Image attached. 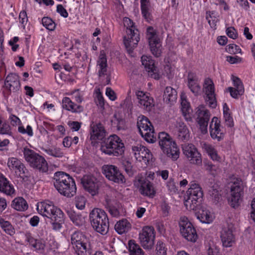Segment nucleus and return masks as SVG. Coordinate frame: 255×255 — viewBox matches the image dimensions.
I'll return each mask as SVG.
<instances>
[{"label":"nucleus","mask_w":255,"mask_h":255,"mask_svg":"<svg viewBox=\"0 0 255 255\" xmlns=\"http://www.w3.org/2000/svg\"><path fill=\"white\" fill-rule=\"evenodd\" d=\"M234 230V225L231 223H228L222 228L220 237L224 247H230L235 243V238L233 233Z\"/></svg>","instance_id":"obj_16"},{"label":"nucleus","mask_w":255,"mask_h":255,"mask_svg":"<svg viewBox=\"0 0 255 255\" xmlns=\"http://www.w3.org/2000/svg\"><path fill=\"white\" fill-rule=\"evenodd\" d=\"M0 192L7 195H12L15 192L12 185L10 184L7 179L0 173Z\"/></svg>","instance_id":"obj_31"},{"label":"nucleus","mask_w":255,"mask_h":255,"mask_svg":"<svg viewBox=\"0 0 255 255\" xmlns=\"http://www.w3.org/2000/svg\"><path fill=\"white\" fill-rule=\"evenodd\" d=\"M55 188L61 195L70 198L76 193V186L74 179L64 172L55 173L53 177Z\"/></svg>","instance_id":"obj_1"},{"label":"nucleus","mask_w":255,"mask_h":255,"mask_svg":"<svg viewBox=\"0 0 255 255\" xmlns=\"http://www.w3.org/2000/svg\"><path fill=\"white\" fill-rule=\"evenodd\" d=\"M116 204L117 203L116 201L110 199L106 200L105 206L110 214L114 217H117L119 215V212L117 209Z\"/></svg>","instance_id":"obj_39"},{"label":"nucleus","mask_w":255,"mask_h":255,"mask_svg":"<svg viewBox=\"0 0 255 255\" xmlns=\"http://www.w3.org/2000/svg\"><path fill=\"white\" fill-rule=\"evenodd\" d=\"M203 196L202 188L197 183H191L184 197V205L189 210H196Z\"/></svg>","instance_id":"obj_5"},{"label":"nucleus","mask_w":255,"mask_h":255,"mask_svg":"<svg viewBox=\"0 0 255 255\" xmlns=\"http://www.w3.org/2000/svg\"><path fill=\"white\" fill-rule=\"evenodd\" d=\"M142 64L144 66L148 76L156 80L159 79V75L158 73L157 69L154 65V62L151 57L143 55L141 58Z\"/></svg>","instance_id":"obj_23"},{"label":"nucleus","mask_w":255,"mask_h":255,"mask_svg":"<svg viewBox=\"0 0 255 255\" xmlns=\"http://www.w3.org/2000/svg\"><path fill=\"white\" fill-rule=\"evenodd\" d=\"M27 240L29 244L36 250H43L45 248V244L41 240H36L31 237H28Z\"/></svg>","instance_id":"obj_45"},{"label":"nucleus","mask_w":255,"mask_h":255,"mask_svg":"<svg viewBox=\"0 0 255 255\" xmlns=\"http://www.w3.org/2000/svg\"><path fill=\"white\" fill-rule=\"evenodd\" d=\"M226 125L229 127H233L234 126V122L233 118L231 116V114H225L224 115Z\"/></svg>","instance_id":"obj_61"},{"label":"nucleus","mask_w":255,"mask_h":255,"mask_svg":"<svg viewBox=\"0 0 255 255\" xmlns=\"http://www.w3.org/2000/svg\"><path fill=\"white\" fill-rule=\"evenodd\" d=\"M130 228V224L126 219L120 221L115 226L116 231L119 234L128 232Z\"/></svg>","instance_id":"obj_36"},{"label":"nucleus","mask_w":255,"mask_h":255,"mask_svg":"<svg viewBox=\"0 0 255 255\" xmlns=\"http://www.w3.org/2000/svg\"><path fill=\"white\" fill-rule=\"evenodd\" d=\"M0 226L5 233L12 236L15 233L14 228L8 221H4L2 218H0Z\"/></svg>","instance_id":"obj_41"},{"label":"nucleus","mask_w":255,"mask_h":255,"mask_svg":"<svg viewBox=\"0 0 255 255\" xmlns=\"http://www.w3.org/2000/svg\"><path fill=\"white\" fill-rule=\"evenodd\" d=\"M128 246L130 255H144L143 250L135 241L132 240L129 241Z\"/></svg>","instance_id":"obj_38"},{"label":"nucleus","mask_w":255,"mask_h":255,"mask_svg":"<svg viewBox=\"0 0 255 255\" xmlns=\"http://www.w3.org/2000/svg\"><path fill=\"white\" fill-rule=\"evenodd\" d=\"M227 90L230 92V95L235 99H238L239 96H242L244 94L239 92V89L231 87L228 88Z\"/></svg>","instance_id":"obj_58"},{"label":"nucleus","mask_w":255,"mask_h":255,"mask_svg":"<svg viewBox=\"0 0 255 255\" xmlns=\"http://www.w3.org/2000/svg\"><path fill=\"white\" fill-rule=\"evenodd\" d=\"M204 88L205 89L206 101L207 104L212 108H215L217 106L215 94L214 85L212 80L210 78L205 80Z\"/></svg>","instance_id":"obj_19"},{"label":"nucleus","mask_w":255,"mask_h":255,"mask_svg":"<svg viewBox=\"0 0 255 255\" xmlns=\"http://www.w3.org/2000/svg\"><path fill=\"white\" fill-rule=\"evenodd\" d=\"M7 165L11 169L15 170V173L23 180H26L29 177V174L24 164L18 159L14 157L9 158L8 160Z\"/></svg>","instance_id":"obj_18"},{"label":"nucleus","mask_w":255,"mask_h":255,"mask_svg":"<svg viewBox=\"0 0 255 255\" xmlns=\"http://www.w3.org/2000/svg\"><path fill=\"white\" fill-rule=\"evenodd\" d=\"M71 242L78 255H90L88 241L81 232H75L71 235Z\"/></svg>","instance_id":"obj_9"},{"label":"nucleus","mask_w":255,"mask_h":255,"mask_svg":"<svg viewBox=\"0 0 255 255\" xmlns=\"http://www.w3.org/2000/svg\"><path fill=\"white\" fill-rule=\"evenodd\" d=\"M176 128L178 140L183 142L187 141L190 138V132L186 125L181 121H177Z\"/></svg>","instance_id":"obj_25"},{"label":"nucleus","mask_w":255,"mask_h":255,"mask_svg":"<svg viewBox=\"0 0 255 255\" xmlns=\"http://www.w3.org/2000/svg\"><path fill=\"white\" fill-rule=\"evenodd\" d=\"M81 183L85 190L94 196L98 193L99 188L97 179L93 176L85 175L81 179Z\"/></svg>","instance_id":"obj_20"},{"label":"nucleus","mask_w":255,"mask_h":255,"mask_svg":"<svg viewBox=\"0 0 255 255\" xmlns=\"http://www.w3.org/2000/svg\"><path fill=\"white\" fill-rule=\"evenodd\" d=\"M50 215L51 216H50L48 218H50L52 221L64 222V213L57 207Z\"/></svg>","instance_id":"obj_42"},{"label":"nucleus","mask_w":255,"mask_h":255,"mask_svg":"<svg viewBox=\"0 0 255 255\" xmlns=\"http://www.w3.org/2000/svg\"><path fill=\"white\" fill-rule=\"evenodd\" d=\"M123 22L124 26L127 28V35L124 37V44L128 52L131 53L139 41V33L130 18L125 17Z\"/></svg>","instance_id":"obj_2"},{"label":"nucleus","mask_w":255,"mask_h":255,"mask_svg":"<svg viewBox=\"0 0 255 255\" xmlns=\"http://www.w3.org/2000/svg\"><path fill=\"white\" fill-rule=\"evenodd\" d=\"M4 87L7 91L8 94L15 93L20 88L19 78L18 75L15 73H10L6 77L4 81Z\"/></svg>","instance_id":"obj_21"},{"label":"nucleus","mask_w":255,"mask_h":255,"mask_svg":"<svg viewBox=\"0 0 255 255\" xmlns=\"http://www.w3.org/2000/svg\"><path fill=\"white\" fill-rule=\"evenodd\" d=\"M139 240L141 245L144 249H151L155 240V231L153 227H144L139 234Z\"/></svg>","instance_id":"obj_13"},{"label":"nucleus","mask_w":255,"mask_h":255,"mask_svg":"<svg viewBox=\"0 0 255 255\" xmlns=\"http://www.w3.org/2000/svg\"><path fill=\"white\" fill-rule=\"evenodd\" d=\"M23 152L25 160L31 167L43 173L48 171V163L42 156L27 148H24Z\"/></svg>","instance_id":"obj_7"},{"label":"nucleus","mask_w":255,"mask_h":255,"mask_svg":"<svg viewBox=\"0 0 255 255\" xmlns=\"http://www.w3.org/2000/svg\"><path fill=\"white\" fill-rule=\"evenodd\" d=\"M208 194L210 195L211 199L215 203L219 202L221 199V195L219 193L218 185L214 183L213 179H209L208 183Z\"/></svg>","instance_id":"obj_29"},{"label":"nucleus","mask_w":255,"mask_h":255,"mask_svg":"<svg viewBox=\"0 0 255 255\" xmlns=\"http://www.w3.org/2000/svg\"><path fill=\"white\" fill-rule=\"evenodd\" d=\"M196 215L197 219L203 223H209L212 221V217L210 212L203 207L199 209L196 213Z\"/></svg>","instance_id":"obj_34"},{"label":"nucleus","mask_w":255,"mask_h":255,"mask_svg":"<svg viewBox=\"0 0 255 255\" xmlns=\"http://www.w3.org/2000/svg\"><path fill=\"white\" fill-rule=\"evenodd\" d=\"M132 150L137 160L143 161L145 164L149 161L151 153L146 147L138 144L132 147Z\"/></svg>","instance_id":"obj_22"},{"label":"nucleus","mask_w":255,"mask_h":255,"mask_svg":"<svg viewBox=\"0 0 255 255\" xmlns=\"http://www.w3.org/2000/svg\"><path fill=\"white\" fill-rule=\"evenodd\" d=\"M188 86L191 91L195 95H197L201 91V87L197 76L193 73L190 72L188 74Z\"/></svg>","instance_id":"obj_30"},{"label":"nucleus","mask_w":255,"mask_h":255,"mask_svg":"<svg viewBox=\"0 0 255 255\" xmlns=\"http://www.w3.org/2000/svg\"><path fill=\"white\" fill-rule=\"evenodd\" d=\"M18 130L21 133H27L29 136H30L33 135L32 129L30 126H27L26 129H25L23 127L20 126L18 128Z\"/></svg>","instance_id":"obj_59"},{"label":"nucleus","mask_w":255,"mask_h":255,"mask_svg":"<svg viewBox=\"0 0 255 255\" xmlns=\"http://www.w3.org/2000/svg\"><path fill=\"white\" fill-rule=\"evenodd\" d=\"M91 139L96 140L97 139H102L106 135V130L101 123H94L93 122L91 124Z\"/></svg>","instance_id":"obj_26"},{"label":"nucleus","mask_w":255,"mask_h":255,"mask_svg":"<svg viewBox=\"0 0 255 255\" xmlns=\"http://www.w3.org/2000/svg\"><path fill=\"white\" fill-rule=\"evenodd\" d=\"M220 121L217 117H214L210 125V132L211 137L217 141L224 138V133L220 128Z\"/></svg>","instance_id":"obj_24"},{"label":"nucleus","mask_w":255,"mask_h":255,"mask_svg":"<svg viewBox=\"0 0 255 255\" xmlns=\"http://www.w3.org/2000/svg\"><path fill=\"white\" fill-rule=\"evenodd\" d=\"M179 226L180 233L185 239L191 242L196 241L198 236L196 230L186 217L180 218Z\"/></svg>","instance_id":"obj_11"},{"label":"nucleus","mask_w":255,"mask_h":255,"mask_svg":"<svg viewBox=\"0 0 255 255\" xmlns=\"http://www.w3.org/2000/svg\"><path fill=\"white\" fill-rule=\"evenodd\" d=\"M56 207L51 202L46 201L38 203L37 210L43 216L48 218L51 216L50 215L53 212Z\"/></svg>","instance_id":"obj_28"},{"label":"nucleus","mask_w":255,"mask_h":255,"mask_svg":"<svg viewBox=\"0 0 255 255\" xmlns=\"http://www.w3.org/2000/svg\"><path fill=\"white\" fill-rule=\"evenodd\" d=\"M43 25L47 29L53 31L55 29L56 24L52 19L48 17H44L42 19Z\"/></svg>","instance_id":"obj_46"},{"label":"nucleus","mask_w":255,"mask_h":255,"mask_svg":"<svg viewBox=\"0 0 255 255\" xmlns=\"http://www.w3.org/2000/svg\"><path fill=\"white\" fill-rule=\"evenodd\" d=\"M146 37L152 54L156 57H159L161 53V44L156 30L152 26L148 27Z\"/></svg>","instance_id":"obj_10"},{"label":"nucleus","mask_w":255,"mask_h":255,"mask_svg":"<svg viewBox=\"0 0 255 255\" xmlns=\"http://www.w3.org/2000/svg\"><path fill=\"white\" fill-rule=\"evenodd\" d=\"M182 146L183 153L190 163L196 165L201 164V155L193 144L184 143Z\"/></svg>","instance_id":"obj_15"},{"label":"nucleus","mask_w":255,"mask_h":255,"mask_svg":"<svg viewBox=\"0 0 255 255\" xmlns=\"http://www.w3.org/2000/svg\"><path fill=\"white\" fill-rule=\"evenodd\" d=\"M243 187L242 181L238 179H236L231 186V197L229 201L231 206L234 208L238 207L242 201Z\"/></svg>","instance_id":"obj_14"},{"label":"nucleus","mask_w":255,"mask_h":255,"mask_svg":"<svg viewBox=\"0 0 255 255\" xmlns=\"http://www.w3.org/2000/svg\"><path fill=\"white\" fill-rule=\"evenodd\" d=\"M232 79L235 86L234 88L239 89V92L241 93H244V88L241 80L239 78L233 76Z\"/></svg>","instance_id":"obj_51"},{"label":"nucleus","mask_w":255,"mask_h":255,"mask_svg":"<svg viewBox=\"0 0 255 255\" xmlns=\"http://www.w3.org/2000/svg\"><path fill=\"white\" fill-rule=\"evenodd\" d=\"M204 165L205 169L207 170L211 174L215 175L216 173L217 167L210 161H204Z\"/></svg>","instance_id":"obj_53"},{"label":"nucleus","mask_w":255,"mask_h":255,"mask_svg":"<svg viewBox=\"0 0 255 255\" xmlns=\"http://www.w3.org/2000/svg\"><path fill=\"white\" fill-rule=\"evenodd\" d=\"M90 220L93 229L102 235L109 231V222L106 212L99 208H95L90 212Z\"/></svg>","instance_id":"obj_4"},{"label":"nucleus","mask_w":255,"mask_h":255,"mask_svg":"<svg viewBox=\"0 0 255 255\" xmlns=\"http://www.w3.org/2000/svg\"><path fill=\"white\" fill-rule=\"evenodd\" d=\"M195 115L197 117V122L200 126L203 133L207 132V126L210 119L209 111L202 106H199L197 109Z\"/></svg>","instance_id":"obj_17"},{"label":"nucleus","mask_w":255,"mask_h":255,"mask_svg":"<svg viewBox=\"0 0 255 255\" xmlns=\"http://www.w3.org/2000/svg\"><path fill=\"white\" fill-rule=\"evenodd\" d=\"M11 206L19 211H23L28 208V204L26 200L22 197L15 198L12 202Z\"/></svg>","instance_id":"obj_35"},{"label":"nucleus","mask_w":255,"mask_h":255,"mask_svg":"<svg viewBox=\"0 0 255 255\" xmlns=\"http://www.w3.org/2000/svg\"><path fill=\"white\" fill-rule=\"evenodd\" d=\"M44 151L48 155L55 157H62L64 155L63 152L59 148H47Z\"/></svg>","instance_id":"obj_47"},{"label":"nucleus","mask_w":255,"mask_h":255,"mask_svg":"<svg viewBox=\"0 0 255 255\" xmlns=\"http://www.w3.org/2000/svg\"><path fill=\"white\" fill-rule=\"evenodd\" d=\"M202 147L210 156L211 158L214 160H218V155L215 148L210 144L204 143L202 144Z\"/></svg>","instance_id":"obj_44"},{"label":"nucleus","mask_w":255,"mask_h":255,"mask_svg":"<svg viewBox=\"0 0 255 255\" xmlns=\"http://www.w3.org/2000/svg\"><path fill=\"white\" fill-rule=\"evenodd\" d=\"M76 106L74 103H73L69 98L65 97L62 101V106L63 108L68 110L72 111L74 109V107Z\"/></svg>","instance_id":"obj_50"},{"label":"nucleus","mask_w":255,"mask_h":255,"mask_svg":"<svg viewBox=\"0 0 255 255\" xmlns=\"http://www.w3.org/2000/svg\"><path fill=\"white\" fill-rule=\"evenodd\" d=\"M161 207L163 216H167L168 215L169 211L170 210V207L169 206L168 204L165 201H163L161 203Z\"/></svg>","instance_id":"obj_62"},{"label":"nucleus","mask_w":255,"mask_h":255,"mask_svg":"<svg viewBox=\"0 0 255 255\" xmlns=\"http://www.w3.org/2000/svg\"><path fill=\"white\" fill-rule=\"evenodd\" d=\"M106 94L109 99L112 101L115 100L117 98L116 93L111 88H107Z\"/></svg>","instance_id":"obj_64"},{"label":"nucleus","mask_w":255,"mask_h":255,"mask_svg":"<svg viewBox=\"0 0 255 255\" xmlns=\"http://www.w3.org/2000/svg\"><path fill=\"white\" fill-rule=\"evenodd\" d=\"M75 205L77 209L82 210L85 208V198L83 196L76 197Z\"/></svg>","instance_id":"obj_54"},{"label":"nucleus","mask_w":255,"mask_h":255,"mask_svg":"<svg viewBox=\"0 0 255 255\" xmlns=\"http://www.w3.org/2000/svg\"><path fill=\"white\" fill-rule=\"evenodd\" d=\"M164 101L170 105H173L176 101L177 94L176 91L171 87H167L163 94Z\"/></svg>","instance_id":"obj_32"},{"label":"nucleus","mask_w":255,"mask_h":255,"mask_svg":"<svg viewBox=\"0 0 255 255\" xmlns=\"http://www.w3.org/2000/svg\"><path fill=\"white\" fill-rule=\"evenodd\" d=\"M141 9L143 16L147 21L151 19L150 14L149 12V1L148 0H140Z\"/></svg>","instance_id":"obj_43"},{"label":"nucleus","mask_w":255,"mask_h":255,"mask_svg":"<svg viewBox=\"0 0 255 255\" xmlns=\"http://www.w3.org/2000/svg\"><path fill=\"white\" fill-rule=\"evenodd\" d=\"M138 102L139 106L147 112L150 111L154 106L153 99L148 95L146 99H142Z\"/></svg>","instance_id":"obj_40"},{"label":"nucleus","mask_w":255,"mask_h":255,"mask_svg":"<svg viewBox=\"0 0 255 255\" xmlns=\"http://www.w3.org/2000/svg\"><path fill=\"white\" fill-rule=\"evenodd\" d=\"M57 12L65 18L67 17L68 16V13L67 10L61 4H58L57 6Z\"/></svg>","instance_id":"obj_63"},{"label":"nucleus","mask_w":255,"mask_h":255,"mask_svg":"<svg viewBox=\"0 0 255 255\" xmlns=\"http://www.w3.org/2000/svg\"><path fill=\"white\" fill-rule=\"evenodd\" d=\"M95 101L96 105L99 108L102 110L104 109V99L101 93L97 94L96 98Z\"/></svg>","instance_id":"obj_56"},{"label":"nucleus","mask_w":255,"mask_h":255,"mask_svg":"<svg viewBox=\"0 0 255 255\" xmlns=\"http://www.w3.org/2000/svg\"><path fill=\"white\" fill-rule=\"evenodd\" d=\"M137 127L142 137L149 143H153L156 139V135L153 127L148 119L144 116L138 117Z\"/></svg>","instance_id":"obj_8"},{"label":"nucleus","mask_w":255,"mask_h":255,"mask_svg":"<svg viewBox=\"0 0 255 255\" xmlns=\"http://www.w3.org/2000/svg\"><path fill=\"white\" fill-rule=\"evenodd\" d=\"M10 132V128L8 124L3 122L2 118L0 120V133L9 134Z\"/></svg>","instance_id":"obj_52"},{"label":"nucleus","mask_w":255,"mask_h":255,"mask_svg":"<svg viewBox=\"0 0 255 255\" xmlns=\"http://www.w3.org/2000/svg\"><path fill=\"white\" fill-rule=\"evenodd\" d=\"M167 187L169 191L172 194H174L178 192V189L176 187V183L173 179H170L167 183Z\"/></svg>","instance_id":"obj_55"},{"label":"nucleus","mask_w":255,"mask_h":255,"mask_svg":"<svg viewBox=\"0 0 255 255\" xmlns=\"http://www.w3.org/2000/svg\"><path fill=\"white\" fill-rule=\"evenodd\" d=\"M213 14V11H208L206 12V19L212 28L216 29V22L217 21V18L216 17H212V15Z\"/></svg>","instance_id":"obj_49"},{"label":"nucleus","mask_w":255,"mask_h":255,"mask_svg":"<svg viewBox=\"0 0 255 255\" xmlns=\"http://www.w3.org/2000/svg\"><path fill=\"white\" fill-rule=\"evenodd\" d=\"M226 33L229 37L233 39H236L238 37L237 32L234 27L227 28L226 29Z\"/></svg>","instance_id":"obj_60"},{"label":"nucleus","mask_w":255,"mask_h":255,"mask_svg":"<svg viewBox=\"0 0 255 255\" xmlns=\"http://www.w3.org/2000/svg\"><path fill=\"white\" fill-rule=\"evenodd\" d=\"M67 213L70 220L75 226L80 227L85 224V217L81 214L77 213L72 210H68Z\"/></svg>","instance_id":"obj_33"},{"label":"nucleus","mask_w":255,"mask_h":255,"mask_svg":"<svg viewBox=\"0 0 255 255\" xmlns=\"http://www.w3.org/2000/svg\"><path fill=\"white\" fill-rule=\"evenodd\" d=\"M102 173L110 181L118 184L126 182V179L119 168L113 165H104L102 167Z\"/></svg>","instance_id":"obj_12"},{"label":"nucleus","mask_w":255,"mask_h":255,"mask_svg":"<svg viewBox=\"0 0 255 255\" xmlns=\"http://www.w3.org/2000/svg\"><path fill=\"white\" fill-rule=\"evenodd\" d=\"M101 150L106 154L118 156L124 153L125 146L118 136L113 134L102 142Z\"/></svg>","instance_id":"obj_3"},{"label":"nucleus","mask_w":255,"mask_h":255,"mask_svg":"<svg viewBox=\"0 0 255 255\" xmlns=\"http://www.w3.org/2000/svg\"><path fill=\"white\" fill-rule=\"evenodd\" d=\"M98 64L100 67V70L98 72L99 76L101 77L103 75H107V61L106 56L105 54H101L100 55L98 61Z\"/></svg>","instance_id":"obj_37"},{"label":"nucleus","mask_w":255,"mask_h":255,"mask_svg":"<svg viewBox=\"0 0 255 255\" xmlns=\"http://www.w3.org/2000/svg\"><path fill=\"white\" fill-rule=\"evenodd\" d=\"M166 252L165 245L161 241L157 242L156 247V255H166Z\"/></svg>","instance_id":"obj_48"},{"label":"nucleus","mask_w":255,"mask_h":255,"mask_svg":"<svg viewBox=\"0 0 255 255\" xmlns=\"http://www.w3.org/2000/svg\"><path fill=\"white\" fill-rule=\"evenodd\" d=\"M140 184L139 190L141 194L152 197L155 193V191L152 184L147 179L141 177L138 180Z\"/></svg>","instance_id":"obj_27"},{"label":"nucleus","mask_w":255,"mask_h":255,"mask_svg":"<svg viewBox=\"0 0 255 255\" xmlns=\"http://www.w3.org/2000/svg\"><path fill=\"white\" fill-rule=\"evenodd\" d=\"M159 145L163 152L173 160L179 157V150L171 136L165 132L158 133Z\"/></svg>","instance_id":"obj_6"},{"label":"nucleus","mask_w":255,"mask_h":255,"mask_svg":"<svg viewBox=\"0 0 255 255\" xmlns=\"http://www.w3.org/2000/svg\"><path fill=\"white\" fill-rule=\"evenodd\" d=\"M181 110L184 116L186 115V114L189 112L190 110V106L189 103L187 102L186 100H183L181 98Z\"/></svg>","instance_id":"obj_57"}]
</instances>
